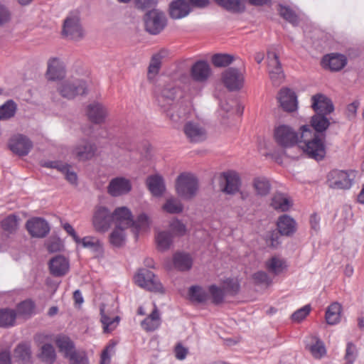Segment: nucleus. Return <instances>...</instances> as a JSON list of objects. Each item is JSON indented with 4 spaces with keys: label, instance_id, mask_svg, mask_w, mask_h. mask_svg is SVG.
Returning a JSON list of instances; mask_svg holds the SVG:
<instances>
[{
    "label": "nucleus",
    "instance_id": "09e8293b",
    "mask_svg": "<svg viewBox=\"0 0 364 364\" xmlns=\"http://www.w3.org/2000/svg\"><path fill=\"white\" fill-rule=\"evenodd\" d=\"M124 229V228H119L118 226H116L111 232L109 235V242L113 246L120 247L124 245L125 235L123 231Z\"/></svg>",
    "mask_w": 364,
    "mask_h": 364
},
{
    "label": "nucleus",
    "instance_id": "c756f323",
    "mask_svg": "<svg viewBox=\"0 0 364 364\" xmlns=\"http://www.w3.org/2000/svg\"><path fill=\"white\" fill-rule=\"evenodd\" d=\"M65 74L64 66L59 59L53 58L49 60L46 73L47 77L49 80L55 81L61 79L65 76Z\"/></svg>",
    "mask_w": 364,
    "mask_h": 364
},
{
    "label": "nucleus",
    "instance_id": "393cba45",
    "mask_svg": "<svg viewBox=\"0 0 364 364\" xmlns=\"http://www.w3.org/2000/svg\"><path fill=\"white\" fill-rule=\"evenodd\" d=\"M69 262L63 256L58 255L49 262L50 274L54 277H63L69 271Z\"/></svg>",
    "mask_w": 364,
    "mask_h": 364
},
{
    "label": "nucleus",
    "instance_id": "6ab92c4d",
    "mask_svg": "<svg viewBox=\"0 0 364 364\" xmlns=\"http://www.w3.org/2000/svg\"><path fill=\"white\" fill-rule=\"evenodd\" d=\"M311 101V107L316 114H329L334 110L331 100L323 94L318 93L313 95Z\"/></svg>",
    "mask_w": 364,
    "mask_h": 364
},
{
    "label": "nucleus",
    "instance_id": "a211bd4d",
    "mask_svg": "<svg viewBox=\"0 0 364 364\" xmlns=\"http://www.w3.org/2000/svg\"><path fill=\"white\" fill-rule=\"evenodd\" d=\"M131 190L132 184L130 181L124 177L112 178L107 186L108 193L113 197L127 194Z\"/></svg>",
    "mask_w": 364,
    "mask_h": 364
},
{
    "label": "nucleus",
    "instance_id": "ddd939ff",
    "mask_svg": "<svg viewBox=\"0 0 364 364\" xmlns=\"http://www.w3.org/2000/svg\"><path fill=\"white\" fill-rule=\"evenodd\" d=\"M8 146L16 155L24 156L31 150L33 143L26 136L18 134L11 137Z\"/></svg>",
    "mask_w": 364,
    "mask_h": 364
},
{
    "label": "nucleus",
    "instance_id": "680f3d73",
    "mask_svg": "<svg viewBox=\"0 0 364 364\" xmlns=\"http://www.w3.org/2000/svg\"><path fill=\"white\" fill-rule=\"evenodd\" d=\"M356 358V347L352 343L347 344L346 350L345 358L346 360V364H353Z\"/></svg>",
    "mask_w": 364,
    "mask_h": 364
},
{
    "label": "nucleus",
    "instance_id": "5701e85b",
    "mask_svg": "<svg viewBox=\"0 0 364 364\" xmlns=\"http://www.w3.org/2000/svg\"><path fill=\"white\" fill-rule=\"evenodd\" d=\"M168 11L171 18L181 19L191 13V8L186 0H174L170 3Z\"/></svg>",
    "mask_w": 364,
    "mask_h": 364
},
{
    "label": "nucleus",
    "instance_id": "8fccbe9b",
    "mask_svg": "<svg viewBox=\"0 0 364 364\" xmlns=\"http://www.w3.org/2000/svg\"><path fill=\"white\" fill-rule=\"evenodd\" d=\"M80 243L85 248H89L95 252H101L102 251V244L97 238L95 237L87 236L80 239Z\"/></svg>",
    "mask_w": 364,
    "mask_h": 364
},
{
    "label": "nucleus",
    "instance_id": "bf43d9fd",
    "mask_svg": "<svg viewBox=\"0 0 364 364\" xmlns=\"http://www.w3.org/2000/svg\"><path fill=\"white\" fill-rule=\"evenodd\" d=\"M161 56L159 54H156L152 57L148 68L149 77L151 75L154 76L159 73L161 63Z\"/></svg>",
    "mask_w": 364,
    "mask_h": 364
},
{
    "label": "nucleus",
    "instance_id": "0e129e2a",
    "mask_svg": "<svg viewBox=\"0 0 364 364\" xmlns=\"http://www.w3.org/2000/svg\"><path fill=\"white\" fill-rule=\"evenodd\" d=\"M114 343H110L102 350L101 354L100 364H110V352L114 350Z\"/></svg>",
    "mask_w": 364,
    "mask_h": 364
},
{
    "label": "nucleus",
    "instance_id": "b1692460",
    "mask_svg": "<svg viewBox=\"0 0 364 364\" xmlns=\"http://www.w3.org/2000/svg\"><path fill=\"white\" fill-rule=\"evenodd\" d=\"M96 146L86 139L80 141L74 148L73 154L79 161L90 159L95 153Z\"/></svg>",
    "mask_w": 364,
    "mask_h": 364
},
{
    "label": "nucleus",
    "instance_id": "cd10ccee",
    "mask_svg": "<svg viewBox=\"0 0 364 364\" xmlns=\"http://www.w3.org/2000/svg\"><path fill=\"white\" fill-rule=\"evenodd\" d=\"M221 176L225 181V186L222 189L223 192L232 195L239 191L240 180L237 173L234 171L223 172Z\"/></svg>",
    "mask_w": 364,
    "mask_h": 364
},
{
    "label": "nucleus",
    "instance_id": "c03bdc74",
    "mask_svg": "<svg viewBox=\"0 0 364 364\" xmlns=\"http://www.w3.org/2000/svg\"><path fill=\"white\" fill-rule=\"evenodd\" d=\"M265 266L270 273L274 274L281 273L286 267L284 261L277 257H272L269 259Z\"/></svg>",
    "mask_w": 364,
    "mask_h": 364
},
{
    "label": "nucleus",
    "instance_id": "052dcab7",
    "mask_svg": "<svg viewBox=\"0 0 364 364\" xmlns=\"http://www.w3.org/2000/svg\"><path fill=\"white\" fill-rule=\"evenodd\" d=\"M309 350L312 355L316 358H321L326 353L323 343L320 340L316 341L315 344L311 346Z\"/></svg>",
    "mask_w": 364,
    "mask_h": 364
},
{
    "label": "nucleus",
    "instance_id": "e433bc0d",
    "mask_svg": "<svg viewBox=\"0 0 364 364\" xmlns=\"http://www.w3.org/2000/svg\"><path fill=\"white\" fill-rule=\"evenodd\" d=\"M188 296L192 302L204 304L208 299V294L202 287L193 285L188 289Z\"/></svg>",
    "mask_w": 364,
    "mask_h": 364
},
{
    "label": "nucleus",
    "instance_id": "58836bf2",
    "mask_svg": "<svg viewBox=\"0 0 364 364\" xmlns=\"http://www.w3.org/2000/svg\"><path fill=\"white\" fill-rule=\"evenodd\" d=\"M341 312V306L334 302L331 304L326 309V320L328 324L335 325L340 321Z\"/></svg>",
    "mask_w": 364,
    "mask_h": 364
},
{
    "label": "nucleus",
    "instance_id": "4c0bfd02",
    "mask_svg": "<svg viewBox=\"0 0 364 364\" xmlns=\"http://www.w3.org/2000/svg\"><path fill=\"white\" fill-rule=\"evenodd\" d=\"M216 4L232 13H241L245 9L244 3L241 0H215Z\"/></svg>",
    "mask_w": 364,
    "mask_h": 364
},
{
    "label": "nucleus",
    "instance_id": "1a4fd4ad",
    "mask_svg": "<svg viewBox=\"0 0 364 364\" xmlns=\"http://www.w3.org/2000/svg\"><path fill=\"white\" fill-rule=\"evenodd\" d=\"M18 225V218L15 215H9L1 222L0 229V252L6 248L8 241L16 232Z\"/></svg>",
    "mask_w": 364,
    "mask_h": 364
},
{
    "label": "nucleus",
    "instance_id": "9d476101",
    "mask_svg": "<svg viewBox=\"0 0 364 364\" xmlns=\"http://www.w3.org/2000/svg\"><path fill=\"white\" fill-rule=\"evenodd\" d=\"M113 217L112 213L107 208L97 206L92 217L95 230L100 232L107 231L113 223Z\"/></svg>",
    "mask_w": 364,
    "mask_h": 364
},
{
    "label": "nucleus",
    "instance_id": "473e14b6",
    "mask_svg": "<svg viewBox=\"0 0 364 364\" xmlns=\"http://www.w3.org/2000/svg\"><path fill=\"white\" fill-rule=\"evenodd\" d=\"M55 344L60 352L64 353L65 358H70L73 353H76L74 343L66 336L59 335L55 338Z\"/></svg>",
    "mask_w": 364,
    "mask_h": 364
},
{
    "label": "nucleus",
    "instance_id": "dca6fc26",
    "mask_svg": "<svg viewBox=\"0 0 364 364\" xmlns=\"http://www.w3.org/2000/svg\"><path fill=\"white\" fill-rule=\"evenodd\" d=\"M190 75L195 82L203 83L210 77L211 68L205 60H198L191 66Z\"/></svg>",
    "mask_w": 364,
    "mask_h": 364
},
{
    "label": "nucleus",
    "instance_id": "f704fd0d",
    "mask_svg": "<svg viewBox=\"0 0 364 364\" xmlns=\"http://www.w3.org/2000/svg\"><path fill=\"white\" fill-rule=\"evenodd\" d=\"M292 205L291 201L283 193H275L271 201V206L277 210L285 212L289 210Z\"/></svg>",
    "mask_w": 364,
    "mask_h": 364
},
{
    "label": "nucleus",
    "instance_id": "f8f14e48",
    "mask_svg": "<svg viewBox=\"0 0 364 364\" xmlns=\"http://www.w3.org/2000/svg\"><path fill=\"white\" fill-rule=\"evenodd\" d=\"M267 60L269 77L274 85H279L284 78V73L279 56L274 51L268 50Z\"/></svg>",
    "mask_w": 364,
    "mask_h": 364
},
{
    "label": "nucleus",
    "instance_id": "338daca9",
    "mask_svg": "<svg viewBox=\"0 0 364 364\" xmlns=\"http://www.w3.org/2000/svg\"><path fill=\"white\" fill-rule=\"evenodd\" d=\"M359 106L360 102L358 100H355L347 106L346 114L348 119L352 120L355 118Z\"/></svg>",
    "mask_w": 364,
    "mask_h": 364
},
{
    "label": "nucleus",
    "instance_id": "2f4dec72",
    "mask_svg": "<svg viewBox=\"0 0 364 364\" xmlns=\"http://www.w3.org/2000/svg\"><path fill=\"white\" fill-rule=\"evenodd\" d=\"M161 324L160 314L155 306L152 312L141 322V327L146 331L156 330Z\"/></svg>",
    "mask_w": 364,
    "mask_h": 364
},
{
    "label": "nucleus",
    "instance_id": "5fc2aeb1",
    "mask_svg": "<svg viewBox=\"0 0 364 364\" xmlns=\"http://www.w3.org/2000/svg\"><path fill=\"white\" fill-rule=\"evenodd\" d=\"M208 290L212 297V302L214 304L218 305L223 301L225 293L223 289L215 284H212L209 287Z\"/></svg>",
    "mask_w": 364,
    "mask_h": 364
},
{
    "label": "nucleus",
    "instance_id": "aec40b11",
    "mask_svg": "<svg viewBox=\"0 0 364 364\" xmlns=\"http://www.w3.org/2000/svg\"><path fill=\"white\" fill-rule=\"evenodd\" d=\"M347 64L346 55L340 53H330L325 55L321 60V65L325 69L331 71H339Z\"/></svg>",
    "mask_w": 364,
    "mask_h": 364
},
{
    "label": "nucleus",
    "instance_id": "774afa93",
    "mask_svg": "<svg viewBox=\"0 0 364 364\" xmlns=\"http://www.w3.org/2000/svg\"><path fill=\"white\" fill-rule=\"evenodd\" d=\"M70 364H88V360L84 353H73L69 358Z\"/></svg>",
    "mask_w": 364,
    "mask_h": 364
},
{
    "label": "nucleus",
    "instance_id": "603ef678",
    "mask_svg": "<svg viewBox=\"0 0 364 364\" xmlns=\"http://www.w3.org/2000/svg\"><path fill=\"white\" fill-rule=\"evenodd\" d=\"M101 322L103 324L104 331L108 333L112 331L119 322V316L110 318L105 314L104 309L100 308Z\"/></svg>",
    "mask_w": 364,
    "mask_h": 364
},
{
    "label": "nucleus",
    "instance_id": "c85d7f7f",
    "mask_svg": "<svg viewBox=\"0 0 364 364\" xmlns=\"http://www.w3.org/2000/svg\"><path fill=\"white\" fill-rule=\"evenodd\" d=\"M277 230L284 236H291L296 231V222L288 215H282L277 222Z\"/></svg>",
    "mask_w": 364,
    "mask_h": 364
},
{
    "label": "nucleus",
    "instance_id": "a18cd8bd",
    "mask_svg": "<svg viewBox=\"0 0 364 364\" xmlns=\"http://www.w3.org/2000/svg\"><path fill=\"white\" fill-rule=\"evenodd\" d=\"M253 186L258 195L266 196L270 191V183L268 179L265 177L255 178L253 182Z\"/></svg>",
    "mask_w": 364,
    "mask_h": 364
},
{
    "label": "nucleus",
    "instance_id": "2eb2a0df",
    "mask_svg": "<svg viewBox=\"0 0 364 364\" xmlns=\"http://www.w3.org/2000/svg\"><path fill=\"white\" fill-rule=\"evenodd\" d=\"M26 228L33 237L43 238L50 232L48 223L42 218H33L27 220Z\"/></svg>",
    "mask_w": 364,
    "mask_h": 364
},
{
    "label": "nucleus",
    "instance_id": "4468645a",
    "mask_svg": "<svg viewBox=\"0 0 364 364\" xmlns=\"http://www.w3.org/2000/svg\"><path fill=\"white\" fill-rule=\"evenodd\" d=\"M223 82L230 91L240 90L243 85V75L236 68H229L222 74Z\"/></svg>",
    "mask_w": 364,
    "mask_h": 364
},
{
    "label": "nucleus",
    "instance_id": "f3484780",
    "mask_svg": "<svg viewBox=\"0 0 364 364\" xmlns=\"http://www.w3.org/2000/svg\"><path fill=\"white\" fill-rule=\"evenodd\" d=\"M184 133L192 143H198L206 139L207 134L205 128L195 122H188L183 127Z\"/></svg>",
    "mask_w": 364,
    "mask_h": 364
},
{
    "label": "nucleus",
    "instance_id": "6e6552de",
    "mask_svg": "<svg viewBox=\"0 0 364 364\" xmlns=\"http://www.w3.org/2000/svg\"><path fill=\"white\" fill-rule=\"evenodd\" d=\"M136 284L150 291L160 292L163 286L157 277L147 269H141L134 277Z\"/></svg>",
    "mask_w": 364,
    "mask_h": 364
},
{
    "label": "nucleus",
    "instance_id": "9b49d317",
    "mask_svg": "<svg viewBox=\"0 0 364 364\" xmlns=\"http://www.w3.org/2000/svg\"><path fill=\"white\" fill-rule=\"evenodd\" d=\"M62 33L70 39L77 40L82 37L83 31L77 14H71L67 16L64 20Z\"/></svg>",
    "mask_w": 364,
    "mask_h": 364
},
{
    "label": "nucleus",
    "instance_id": "39448f33",
    "mask_svg": "<svg viewBox=\"0 0 364 364\" xmlns=\"http://www.w3.org/2000/svg\"><path fill=\"white\" fill-rule=\"evenodd\" d=\"M87 85L85 80L79 78H70L61 82L58 86L60 95L72 100L78 95L86 93Z\"/></svg>",
    "mask_w": 364,
    "mask_h": 364
},
{
    "label": "nucleus",
    "instance_id": "72a5a7b5",
    "mask_svg": "<svg viewBox=\"0 0 364 364\" xmlns=\"http://www.w3.org/2000/svg\"><path fill=\"white\" fill-rule=\"evenodd\" d=\"M14 358L22 364H28L31 359L30 345L24 343L16 346L14 351Z\"/></svg>",
    "mask_w": 364,
    "mask_h": 364
},
{
    "label": "nucleus",
    "instance_id": "0eeeda50",
    "mask_svg": "<svg viewBox=\"0 0 364 364\" xmlns=\"http://www.w3.org/2000/svg\"><path fill=\"white\" fill-rule=\"evenodd\" d=\"M274 136L277 144L284 148L292 147L299 140L298 133L292 127L285 124L275 128Z\"/></svg>",
    "mask_w": 364,
    "mask_h": 364
},
{
    "label": "nucleus",
    "instance_id": "e2e57ef3",
    "mask_svg": "<svg viewBox=\"0 0 364 364\" xmlns=\"http://www.w3.org/2000/svg\"><path fill=\"white\" fill-rule=\"evenodd\" d=\"M252 278L257 284H269L272 282L269 275L264 271H258L252 275Z\"/></svg>",
    "mask_w": 364,
    "mask_h": 364
},
{
    "label": "nucleus",
    "instance_id": "69168bd1",
    "mask_svg": "<svg viewBox=\"0 0 364 364\" xmlns=\"http://www.w3.org/2000/svg\"><path fill=\"white\" fill-rule=\"evenodd\" d=\"M158 0H134L136 8L141 10L151 9L157 4Z\"/></svg>",
    "mask_w": 364,
    "mask_h": 364
},
{
    "label": "nucleus",
    "instance_id": "423d86ee",
    "mask_svg": "<svg viewBox=\"0 0 364 364\" xmlns=\"http://www.w3.org/2000/svg\"><path fill=\"white\" fill-rule=\"evenodd\" d=\"M355 177V171L333 170L328 175V185L333 189H349Z\"/></svg>",
    "mask_w": 364,
    "mask_h": 364
},
{
    "label": "nucleus",
    "instance_id": "49530a36",
    "mask_svg": "<svg viewBox=\"0 0 364 364\" xmlns=\"http://www.w3.org/2000/svg\"><path fill=\"white\" fill-rule=\"evenodd\" d=\"M163 209L171 214H178L183 211V205L178 199L171 198L166 200L163 205Z\"/></svg>",
    "mask_w": 364,
    "mask_h": 364
},
{
    "label": "nucleus",
    "instance_id": "79ce46f5",
    "mask_svg": "<svg viewBox=\"0 0 364 364\" xmlns=\"http://www.w3.org/2000/svg\"><path fill=\"white\" fill-rule=\"evenodd\" d=\"M235 60V56L227 53H216L211 58L212 63L217 68L227 67Z\"/></svg>",
    "mask_w": 364,
    "mask_h": 364
},
{
    "label": "nucleus",
    "instance_id": "13d9d810",
    "mask_svg": "<svg viewBox=\"0 0 364 364\" xmlns=\"http://www.w3.org/2000/svg\"><path fill=\"white\" fill-rule=\"evenodd\" d=\"M311 311V306L309 304L305 305L299 309H297L294 311L291 316V318L293 321L299 323L302 320H304L307 315Z\"/></svg>",
    "mask_w": 364,
    "mask_h": 364
},
{
    "label": "nucleus",
    "instance_id": "de8ad7c7",
    "mask_svg": "<svg viewBox=\"0 0 364 364\" xmlns=\"http://www.w3.org/2000/svg\"><path fill=\"white\" fill-rule=\"evenodd\" d=\"M279 12L280 16L293 26L299 24V17L296 14L289 6L279 5Z\"/></svg>",
    "mask_w": 364,
    "mask_h": 364
},
{
    "label": "nucleus",
    "instance_id": "7c9ffc66",
    "mask_svg": "<svg viewBox=\"0 0 364 364\" xmlns=\"http://www.w3.org/2000/svg\"><path fill=\"white\" fill-rule=\"evenodd\" d=\"M174 267L179 271H188L193 265V259L189 254L178 252L173 256Z\"/></svg>",
    "mask_w": 364,
    "mask_h": 364
},
{
    "label": "nucleus",
    "instance_id": "ea45409f",
    "mask_svg": "<svg viewBox=\"0 0 364 364\" xmlns=\"http://www.w3.org/2000/svg\"><path fill=\"white\" fill-rule=\"evenodd\" d=\"M16 318V311L8 308L0 309V327L8 328L13 326Z\"/></svg>",
    "mask_w": 364,
    "mask_h": 364
},
{
    "label": "nucleus",
    "instance_id": "37998d69",
    "mask_svg": "<svg viewBox=\"0 0 364 364\" xmlns=\"http://www.w3.org/2000/svg\"><path fill=\"white\" fill-rule=\"evenodd\" d=\"M16 111V104L12 100H7L0 106V120L9 119L14 117Z\"/></svg>",
    "mask_w": 364,
    "mask_h": 364
},
{
    "label": "nucleus",
    "instance_id": "6e6d98bb",
    "mask_svg": "<svg viewBox=\"0 0 364 364\" xmlns=\"http://www.w3.org/2000/svg\"><path fill=\"white\" fill-rule=\"evenodd\" d=\"M35 304L31 300H25L18 304L16 312L19 315L31 316Z\"/></svg>",
    "mask_w": 364,
    "mask_h": 364
},
{
    "label": "nucleus",
    "instance_id": "bb28decb",
    "mask_svg": "<svg viewBox=\"0 0 364 364\" xmlns=\"http://www.w3.org/2000/svg\"><path fill=\"white\" fill-rule=\"evenodd\" d=\"M146 184L152 196L161 197L166 191V185L163 177L159 174L150 175L146 180Z\"/></svg>",
    "mask_w": 364,
    "mask_h": 364
},
{
    "label": "nucleus",
    "instance_id": "4d7b16f0",
    "mask_svg": "<svg viewBox=\"0 0 364 364\" xmlns=\"http://www.w3.org/2000/svg\"><path fill=\"white\" fill-rule=\"evenodd\" d=\"M171 232L174 236H182L185 235L186 228L185 225L178 220H174L169 225Z\"/></svg>",
    "mask_w": 364,
    "mask_h": 364
},
{
    "label": "nucleus",
    "instance_id": "412c9836",
    "mask_svg": "<svg viewBox=\"0 0 364 364\" xmlns=\"http://www.w3.org/2000/svg\"><path fill=\"white\" fill-rule=\"evenodd\" d=\"M278 101L282 109L291 112L297 109V98L294 92L289 88H282L278 96Z\"/></svg>",
    "mask_w": 364,
    "mask_h": 364
},
{
    "label": "nucleus",
    "instance_id": "a19ab883",
    "mask_svg": "<svg viewBox=\"0 0 364 364\" xmlns=\"http://www.w3.org/2000/svg\"><path fill=\"white\" fill-rule=\"evenodd\" d=\"M39 358L46 363H53L56 359V353L54 347L50 343L43 344L41 348Z\"/></svg>",
    "mask_w": 364,
    "mask_h": 364
},
{
    "label": "nucleus",
    "instance_id": "3c124183",
    "mask_svg": "<svg viewBox=\"0 0 364 364\" xmlns=\"http://www.w3.org/2000/svg\"><path fill=\"white\" fill-rule=\"evenodd\" d=\"M150 225V220L145 213L139 215L136 220H134L133 225L130 227L133 228V231L137 234L140 230H146Z\"/></svg>",
    "mask_w": 364,
    "mask_h": 364
},
{
    "label": "nucleus",
    "instance_id": "20e7f679",
    "mask_svg": "<svg viewBox=\"0 0 364 364\" xmlns=\"http://www.w3.org/2000/svg\"><path fill=\"white\" fill-rule=\"evenodd\" d=\"M145 30L152 35L160 33L166 27L167 19L165 14L156 9L148 11L144 16Z\"/></svg>",
    "mask_w": 364,
    "mask_h": 364
},
{
    "label": "nucleus",
    "instance_id": "f257e3e1",
    "mask_svg": "<svg viewBox=\"0 0 364 364\" xmlns=\"http://www.w3.org/2000/svg\"><path fill=\"white\" fill-rule=\"evenodd\" d=\"M327 114H315L310 121V126L302 125L300 127V138L304 145L302 149L306 154L317 161H321L326 156V147L323 138L324 132L330 126V122L326 117Z\"/></svg>",
    "mask_w": 364,
    "mask_h": 364
},
{
    "label": "nucleus",
    "instance_id": "864d4df0",
    "mask_svg": "<svg viewBox=\"0 0 364 364\" xmlns=\"http://www.w3.org/2000/svg\"><path fill=\"white\" fill-rule=\"evenodd\" d=\"M281 234L278 230L267 232L265 235L266 243L272 248H277L281 244Z\"/></svg>",
    "mask_w": 364,
    "mask_h": 364
},
{
    "label": "nucleus",
    "instance_id": "c9c22d12",
    "mask_svg": "<svg viewBox=\"0 0 364 364\" xmlns=\"http://www.w3.org/2000/svg\"><path fill=\"white\" fill-rule=\"evenodd\" d=\"M173 235L171 231L159 232L156 236L157 249L164 252L168 250L173 243Z\"/></svg>",
    "mask_w": 364,
    "mask_h": 364
},
{
    "label": "nucleus",
    "instance_id": "4be33fe9",
    "mask_svg": "<svg viewBox=\"0 0 364 364\" xmlns=\"http://www.w3.org/2000/svg\"><path fill=\"white\" fill-rule=\"evenodd\" d=\"M87 115L90 122L96 124H100L105 122L107 115V110L101 103L94 102L87 106Z\"/></svg>",
    "mask_w": 364,
    "mask_h": 364
},
{
    "label": "nucleus",
    "instance_id": "7ed1b4c3",
    "mask_svg": "<svg viewBox=\"0 0 364 364\" xmlns=\"http://www.w3.org/2000/svg\"><path fill=\"white\" fill-rule=\"evenodd\" d=\"M198 181L196 177L190 173L180 174L176 181L177 194L184 200L192 199L197 193Z\"/></svg>",
    "mask_w": 364,
    "mask_h": 364
},
{
    "label": "nucleus",
    "instance_id": "f03ea898",
    "mask_svg": "<svg viewBox=\"0 0 364 364\" xmlns=\"http://www.w3.org/2000/svg\"><path fill=\"white\" fill-rule=\"evenodd\" d=\"M179 91L180 87L173 82H168L162 87H158L155 91L156 100L159 107L173 120L175 119L171 110L175 106L176 99Z\"/></svg>",
    "mask_w": 364,
    "mask_h": 364
},
{
    "label": "nucleus",
    "instance_id": "a878e982",
    "mask_svg": "<svg viewBox=\"0 0 364 364\" xmlns=\"http://www.w3.org/2000/svg\"><path fill=\"white\" fill-rule=\"evenodd\" d=\"M112 215L114 216L113 222L116 221V226L119 228H128L134 223L132 214L127 207L123 206L116 208Z\"/></svg>",
    "mask_w": 364,
    "mask_h": 364
}]
</instances>
